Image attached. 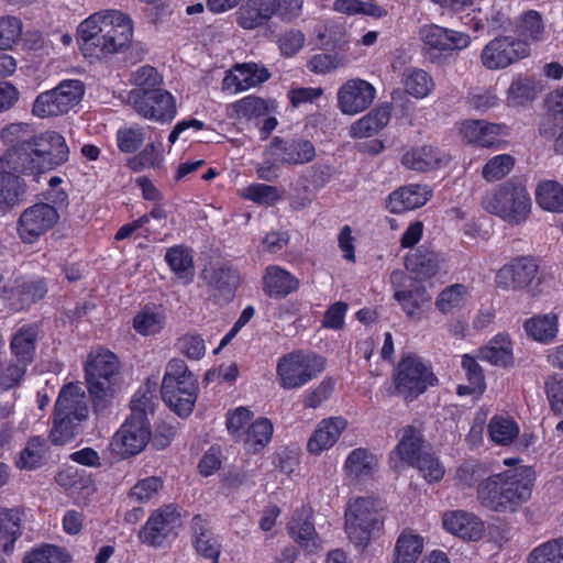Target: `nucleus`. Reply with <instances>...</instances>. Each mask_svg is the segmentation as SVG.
<instances>
[{
  "instance_id": "ea45409f",
  "label": "nucleus",
  "mask_w": 563,
  "mask_h": 563,
  "mask_svg": "<svg viewBox=\"0 0 563 563\" xmlns=\"http://www.w3.org/2000/svg\"><path fill=\"white\" fill-rule=\"evenodd\" d=\"M423 538L411 530H404L395 544L394 563H416L423 550Z\"/></svg>"
},
{
  "instance_id": "a19ab883",
  "label": "nucleus",
  "mask_w": 563,
  "mask_h": 563,
  "mask_svg": "<svg viewBox=\"0 0 563 563\" xmlns=\"http://www.w3.org/2000/svg\"><path fill=\"white\" fill-rule=\"evenodd\" d=\"M191 527L196 536L195 547L199 554L211 559L212 563H218L220 554V544L212 532L205 527V521L200 516L192 519Z\"/></svg>"
},
{
  "instance_id": "1a4fd4ad",
  "label": "nucleus",
  "mask_w": 563,
  "mask_h": 563,
  "mask_svg": "<svg viewBox=\"0 0 563 563\" xmlns=\"http://www.w3.org/2000/svg\"><path fill=\"white\" fill-rule=\"evenodd\" d=\"M85 85L77 79L63 80L57 87L40 93L32 108L38 118L57 117L69 112L82 99Z\"/></svg>"
},
{
  "instance_id": "9b49d317",
  "label": "nucleus",
  "mask_w": 563,
  "mask_h": 563,
  "mask_svg": "<svg viewBox=\"0 0 563 563\" xmlns=\"http://www.w3.org/2000/svg\"><path fill=\"white\" fill-rule=\"evenodd\" d=\"M435 382L434 374L416 355L404 356L397 366L395 387L397 393L406 399L418 397Z\"/></svg>"
},
{
  "instance_id": "4468645a",
  "label": "nucleus",
  "mask_w": 563,
  "mask_h": 563,
  "mask_svg": "<svg viewBox=\"0 0 563 563\" xmlns=\"http://www.w3.org/2000/svg\"><path fill=\"white\" fill-rule=\"evenodd\" d=\"M375 96L376 90L368 81L360 78L350 79L338 90V108L343 114L354 115L366 110Z\"/></svg>"
},
{
  "instance_id": "f8f14e48",
  "label": "nucleus",
  "mask_w": 563,
  "mask_h": 563,
  "mask_svg": "<svg viewBox=\"0 0 563 563\" xmlns=\"http://www.w3.org/2000/svg\"><path fill=\"white\" fill-rule=\"evenodd\" d=\"M530 53L526 41L512 36H499L488 42L481 54V59L487 69L506 68L527 57Z\"/></svg>"
},
{
  "instance_id": "864d4df0",
  "label": "nucleus",
  "mask_w": 563,
  "mask_h": 563,
  "mask_svg": "<svg viewBox=\"0 0 563 563\" xmlns=\"http://www.w3.org/2000/svg\"><path fill=\"white\" fill-rule=\"evenodd\" d=\"M155 399L154 389L148 384L141 387L131 400V416L129 418L147 421V415L154 412Z\"/></svg>"
},
{
  "instance_id": "de8ad7c7",
  "label": "nucleus",
  "mask_w": 563,
  "mask_h": 563,
  "mask_svg": "<svg viewBox=\"0 0 563 563\" xmlns=\"http://www.w3.org/2000/svg\"><path fill=\"white\" fill-rule=\"evenodd\" d=\"M500 474L488 477L482 482L477 489V498L483 506L495 511H503Z\"/></svg>"
},
{
  "instance_id": "09e8293b",
  "label": "nucleus",
  "mask_w": 563,
  "mask_h": 563,
  "mask_svg": "<svg viewBox=\"0 0 563 563\" xmlns=\"http://www.w3.org/2000/svg\"><path fill=\"white\" fill-rule=\"evenodd\" d=\"M467 298V288L462 284H454L444 288L435 299V306L442 313H450L461 309Z\"/></svg>"
},
{
  "instance_id": "37998d69",
  "label": "nucleus",
  "mask_w": 563,
  "mask_h": 563,
  "mask_svg": "<svg viewBox=\"0 0 563 563\" xmlns=\"http://www.w3.org/2000/svg\"><path fill=\"white\" fill-rule=\"evenodd\" d=\"M401 82L410 96L421 99L427 97L433 89L432 77L419 68H407L402 73Z\"/></svg>"
},
{
  "instance_id": "bf43d9fd",
  "label": "nucleus",
  "mask_w": 563,
  "mask_h": 563,
  "mask_svg": "<svg viewBox=\"0 0 563 563\" xmlns=\"http://www.w3.org/2000/svg\"><path fill=\"white\" fill-rule=\"evenodd\" d=\"M23 563H71V558L64 549L48 544L26 554Z\"/></svg>"
},
{
  "instance_id": "4d7b16f0",
  "label": "nucleus",
  "mask_w": 563,
  "mask_h": 563,
  "mask_svg": "<svg viewBox=\"0 0 563 563\" xmlns=\"http://www.w3.org/2000/svg\"><path fill=\"white\" fill-rule=\"evenodd\" d=\"M165 324V316L162 312L144 309L133 320L134 329L142 335L158 333Z\"/></svg>"
},
{
  "instance_id": "69168bd1",
  "label": "nucleus",
  "mask_w": 563,
  "mask_h": 563,
  "mask_svg": "<svg viewBox=\"0 0 563 563\" xmlns=\"http://www.w3.org/2000/svg\"><path fill=\"white\" fill-rule=\"evenodd\" d=\"M44 452V442L38 438L32 439L21 452L16 465L20 468H35L42 464Z\"/></svg>"
},
{
  "instance_id": "7ed1b4c3",
  "label": "nucleus",
  "mask_w": 563,
  "mask_h": 563,
  "mask_svg": "<svg viewBox=\"0 0 563 563\" xmlns=\"http://www.w3.org/2000/svg\"><path fill=\"white\" fill-rule=\"evenodd\" d=\"M482 207L512 225L523 223L531 212V198L526 186L511 178L487 192Z\"/></svg>"
},
{
  "instance_id": "bb28decb",
  "label": "nucleus",
  "mask_w": 563,
  "mask_h": 563,
  "mask_svg": "<svg viewBox=\"0 0 563 563\" xmlns=\"http://www.w3.org/2000/svg\"><path fill=\"white\" fill-rule=\"evenodd\" d=\"M38 333L37 324H24L10 340L12 354L15 356L16 362L22 363L25 367L34 360Z\"/></svg>"
},
{
  "instance_id": "393cba45",
  "label": "nucleus",
  "mask_w": 563,
  "mask_h": 563,
  "mask_svg": "<svg viewBox=\"0 0 563 563\" xmlns=\"http://www.w3.org/2000/svg\"><path fill=\"white\" fill-rule=\"evenodd\" d=\"M346 428V421L341 417L321 420L307 443L308 452L314 455L329 450Z\"/></svg>"
},
{
  "instance_id": "ddd939ff",
  "label": "nucleus",
  "mask_w": 563,
  "mask_h": 563,
  "mask_svg": "<svg viewBox=\"0 0 563 563\" xmlns=\"http://www.w3.org/2000/svg\"><path fill=\"white\" fill-rule=\"evenodd\" d=\"M57 210L48 203H35L26 208L18 220V234L24 243H34L58 221Z\"/></svg>"
},
{
  "instance_id": "cd10ccee",
  "label": "nucleus",
  "mask_w": 563,
  "mask_h": 563,
  "mask_svg": "<svg viewBox=\"0 0 563 563\" xmlns=\"http://www.w3.org/2000/svg\"><path fill=\"white\" fill-rule=\"evenodd\" d=\"M501 125L489 123L484 120L465 121L462 124L461 133L468 143L483 147L495 146L501 133Z\"/></svg>"
},
{
  "instance_id": "a878e982",
  "label": "nucleus",
  "mask_w": 563,
  "mask_h": 563,
  "mask_svg": "<svg viewBox=\"0 0 563 563\" xmlns=\"http://www.w3.org/2000/svg\"><path fill=\"white\" fill-rule=\"evenodd\" d=\"M431 191L426 186L409 185L393 191L387 200L391 213H402L422 207L430 199Z\"/></svg>"
},
{
  "instance_id": "9d476101",
  "label": "nucleus",
  "mask_w": 563,
  "mask_h": 563,
  "mask_svg": "<svg viewBox=\"0 0 563 563\" xmlns=\"http://www.w3.org/2000/svg\"><path fill=\"white\" fill-rule=\"evenodd\" d=\"M128 103L134 111L147 120L170 122L177 112L175 98L164 89H133L128 95Z\"/></svg>"
},
{
  "instance_id": "c85d7f7f",
  "label": "nucleus",
  "mask_w": 563,
  "mask_h": 563,
  "mask_svg": "<svg viewBox=\"0 0 563 563\" xmlns=\"http://www.w3.org/2000/svg\"><path fill=\"white\" fill-rule=\"evenodd\" d=\"M390 120L388 106H378L355 121L350 128L352 137H371L382 131Z\"/></svg>"
},
{
  "instance_id": "774afa93",
  "label": "nucleus",
  "mask_w": 563,
  "mask_h": 563,
  "mask_svg": "<svg viewBox=\"0 0 563 563\" xmlns=\"http://www.w3.org/2000/svg\"><path fill=\"white\" fill-rule=\"evenodd\" d=\"M163 487V481L156 476H150L139 481L130 490L129 497L135 501L150 500Z\"/></svg>"
},
{
  "instance_id": "c9c22d12",
  "label": "nucleus",
  "mask_w": 563,
  "mask_h": 563,
  "mask_svg": "<svg viewBox=\"0 0 563 563\" xmlns=\"http://www.w3.org/2000/svg\"><path fill=\"white\" fill-rule=\"evenodd\" d=\"M22 512L18 508H0V548L4 553L13 550L21 536Z\"/></svg>"
},
{
  "instance_id": "0e129e2a",
  "label": "nucleus",
  "mask_w": 563,
  "mask_h": 563,
  "mask_svg": "<svg viewBox=\"0 0 563 563\" xmlns=\"http://www.w3.org/2000/svg\"><path fill=\"white\" fill-rule=\"evenodd\" d=\"M22 34L20 19L5 15L0 18V49H8L19 41Z\"/></svg>"
},
{
  "instance_id": "4c0bfd02",
  "label": "nucleus",
  "mask_w": 563,
  "mask_h": 563,
  "mask_svg": "<svg viewBox=\"0 0 563 563\" xmlns=\"http://www.w3.org/2000/svg\"><path fill=\"white\" fill-rule=\"evenodd\" d=\"M526 333L541 343L552 342L558 334V316L555 313L538 314L523 324Z\"/></svg>"
},
{
  "instance_id": "2eb2a0df",
  "label": "nucleus",
  "mask_w": 563,
  "mask_h": 563,
  "mask_svg": "<svg viewBox=\"0 0 563 563\" xmlns=\"http://www.w3.org/2000/svg\"><path fill=\"white\" fill-rule=\"evenodd\" d=\"M503 511L515 510L518 505L528 499L532 486L531 472L527 467L508 470L500 474Z\"/></svg>"
},
{
  "instance_id": "e2e57ef3",
  "label": "nucleus",
  "mask_w": 563,
  "mask_h": 563,
  "mask_svg": "<svg viewBox=\"0 0 563 563\" xmlns=\"http://www.w3.org/2000/svg\"><path fill=\"white\" fill-rule=\"evenodd\" d=\"M162 161V152L154 143H150L139 154L128 159V167L134 172H140L144 168L157 167Z\"/></svg>"
},
{
  "instance_id": "79ce46f5",
  "label": "nucleus",
  "mask_w": 563,
  "mask_h": 563,
  "mask_svg": "<svg viewBox=\"0 0 563 563\" xmlns=\"http://www.w3.org/2000/svg\"><path fill=\"white\" fill-rule=\"evenodd\" d=\"M273 430V424L268 419L260 418L247 427L240 440L244 442L249 452L256 453L268 444Z\"/></svg>"
},
{
  "instance_id": "58836bf2",
  "label": "nucleus",
  "mask_w": 563,
  "mask_h": 563,
  "mask_svg": "<svg viewBox=\"0 0 563 563\" xmlns=\"http://www.w3.org/2000/svg\"><path fill=\"white\" fill-rule=\"evenodd\" d=\"M274 109V102L256 96H247L230 106V118L252 120L267 115Z\"/></svg>"
},
{
  "instance_id": "f704fd0d",
  "label": "nucleus",
  "mask_w": 563,
  "mask_h": 563,
  "mask_svg": "<svg viewBox=\"0 0 563 563\" xmlns=\"http://www.w3.org/2000/svg\"><path fill=\"white\" fill-rule=\"evenodd\" d=\"M25 184L18 175L0 170V210L10 211L23 201Z\"/></svg>"
},
{
  "instance_id": "c03bdc74",
  "label": "nucleus",
  "mask_w": 563,
  "mask_h": 563,
  "mask_svg": "<svg viewBox=\"0 0 563 563\" xmlns=\"http://www.w3.org/2000/svg\"><path fill=\"white\" fill-rule=\"evenodd\" d=\"M536 200L543 210L563 212V187L555 180H543L537 187Z\"/></svg>"
},
{
  "instance_id": "c756f323",
  "label": "nucleus",
  "mask_w": 563,
  "mask_h": 563,
  "mask_svg": "<svg viewBox=\"0 0 563 563\" xmlns=\"http://www.w3.org/2000/svg\"><path fill=\"white\" fill-rule=\"evenodd\" d=\"M263 289L269 297H285L295 291L299 282L279 266H268L263 277Z\"/></svg>"
},
{
  "instance_id": "72a5a7b5",
  "label": "nucleus",
  "mask_w": 563,
  "mask_h": 563,
  "mask_svg": "<svg viewBox=\"0 0 563 563\" xmlns=\"http://www.w3.org/2000/svg\"><path fill=\"white\" fill-rule=\"evenodd\" d=\"M443 156L429 145L413 147L407 151L401 157V164L412 170L427 172L441 165Z\"/></svg>"
},
{
  "instance_id": "dca6fc26",
  "label": "nucleus",
  "mask_w": 563,
  "mask_h": 563,
  "mask_svg": "<svg viewBox=\"0 0 563 563\" xmlns=\"http://www.w3.org/2000/svg\"><path fill=\"white\" fill-rule=\"evenodd\" d=\"M178 525H180L179 514L173 505H167L148 518L139 538L142 543L161 547Z\"/></svg>"
},
{
  "instance_id": "e433bc0d",
  "label": "nucleus",
  "mask_w": 563,
  "mask_h": 563,
  "mask_svg": "<svg viewBox=\"0 0 563 563\" xmlns=\"http://www.w3.org/2000/svg\"><path fill=\"white\" fill-rule=\"evenodd\" d=\"M440 256L433 251L419 247L406 257V268L419 278L434 276L440 267Z\"/></svg>"
},
{
  "instance_id": "0eeeda50",
  "label": "nucleus",
  "mask_w": 563,
  "mask_h": 563,
  "mask_svg": "<svg viewBox=\"0 0 563 563\" xmlns=\"http://www.w3.org/2000/svg\"><path fill=\"white\" fill-rule=\"evenodd\" d=\"M400 440L395 453L407 464L416 467L428 482H438L444 475L440 462L428 452L421 429L406 426L399 431Z\"/></svg>"
},
{
  "instance_id": "052dcab7",
  "label": "nucleus",
  "mask_w": 563,
  "mask_h": 563,
  "mask_svg": "<svg viewBox=\"0 0 563 563\" xmlns=\"http://www.w3.org/2000/svg\"><path fill=\"white\" fill-rule=\"evenodd\" d=\"M515 165V158L509 154L492 157L483 167L482 176L487 181H496L506 177Z\"/></svg>"
},
{
  "instance_id": "49530a36",
  "label": "nucleus",
  "mask_w": 563,
  "mask_h": 563,
  "mask_svg": "<svg viewBox=\"0 0 563 563\" xmlns=\"http://www.w3.org/2000/svg\"><path fill=\"white\" fill-rule=\"evenodd\" d=\"M394 297L399 301L409 318L431 301V296L422 285H413L409 290H396Z\"/></svg>"
},
{
  "instance_id": "680f3d73",
  "label": "nucleus",
  "mask_w": 563,
  "mask_h": 563,
  "mask_svg": "<svg viewBox=\"0 0 563 563\" xmlns=\"http://www.w3.org/2000/svg\"><path fill=\"white\" fill-rule=\"evenodd\" d=\"M178 352L189 360L198 361L206 353L205 340L197 333H186L176 341Z\"/></svg>"
},
{
  "instance_id": "603ef678",
  "label": "nucleus",
  "mask_w": 563,
  "mask_h": 563,
  "mask_svg": "<svg viewBox=\"0 0 563 563\" xmlns=\"http://www.w3.org/2000/svg\"><path fill=\"white\" fill-rule=\"evenodd\" d=\"M375 466V456L364 449L353 450L345 461L349 474L357 478L369 475Z\"/></svg>"
},
{
  "instance_id": "aec40b11",
  "label": "nucleus",
  "mask_w": 563,
  "mask_h": 563,
  "mask_svg": "<svg viewBox=\"0 0 563 563\" xmlns=\"http://www.w3.org/2000/svg\"><path fill=\"white\" fill-rule=\"evenodd\" d=\"M419 35L426 47L439 52L464 49L471 43L468 34L437 24L423 25Z\"/></svg>"
},
{
  "instance_id": "f257e3e1",
  "label": "nucleus",
  "mask_w": 563,
  "mask_h": 563,
  "mask_svg": "<svg viewBox=\"0 0 563 563\" xmlns=\"http://www.w3.org/2000/svg\"><path fill=\"white\" fill-rule=\"evenodd\" d=\"M82 51L97 48L100 54L121 53L133 36L132 21L117 10L93 13L78 26Z\"/></svg>"
},
{
  "instance_id": "7c9ffc66",
  "label": "nucleus",
  "mask_w": 563,
  "mask_h": 563,
  "mask_svg": "<svg viewBox=\"0 0 563 563\" xmlns=\"http://www.w3.org/2000/svg\"><path fill=\"white\" fill-rule=\"evenodd\" d=\"M273 16V4L268 0H247L238 11V24L245 30L256 29Z\"/></svg>"
},
{
  "instance_id": "5701e85b",
  "label": "nucleus",
  "mask_w": 563,
  "mask_h": 563,
  "mask_svg": "<svg viewBox=\"0 0 563 563\" xmlns=\"http://www.w3.org/2000/svg\"><path fill=\"white\" fill-rule=\"evenodd\" d=\"M269 77L268 70L256 63L236 64L233 70L224 77L222 87L223 90L239 92L255 87Z\"/></svg>"
},
{
  "instance_id": "13d9d810",
  "label": "nucleus",
  "mask_w": 563,
  "mask_h": 563,
  "mask_svg": "<svg viewBox=\"0 0 563 563\" xmlns=\"http://www.w3.org/2000/svg\"><path fill=\"white\" fill-rule=\"evenodd\" d=\"M165 260L180 278L192 277V257L188 250L181 246L172 247L167 251Z\"/></svg>"
},
{
  "instance_id": "f03ea898",
  "label": "nucleus",
  "mask_w": 563,
  "mask_h": 563,
  "mask_svg": "<svg viewBox=\"0 0 563 563\" xmlns=\"http://www.w3.org/2000/svg\"><path fill=\"white\" fill-rule=\"evenodd\" d=\"M88 413L82 387L74 383L65 385L55 402L51 441L56 445H63L73 440L79 433L80 423L88 418Z\"/></svg>"
},
{
  "instance_id": "b1692460",
  "label": "nucleus",
  "mask_w": 563,
  "mask_h": 563,
  "mask_svg": "<svg viewBox=\"0 0 563 563\" xmlns=\"http://www.w3.org/2000/svg\"><path fill=\"white\" fill-rule=\"evenodd\" d=\"M445 530L464 540H479L484 533V523L472 512L453 510L445 512L442 518Z\"/></svg>"
},
{
  "instance_id": "6e6552de",
  "label": "nucleus",
  "mask_w": 563,
  "mask_h": 563,
  "mask_svg": "<svg viewBox=\"0 0 563 563\" xmlns=\"http://www.w3.org/2000/svg\"><path fill=\"white\" fill-rule=\"evenodd\" d=\"M324 369V360L316 354L292 352L278 360L276 374L284 389L306 385Z\"/></svg>"
},
{
  "instance_id": "f3484780",
  "label": "nucleus",
  "mask_w": 563,
  "mask_h": 563,
  "mask_svg": "<svg viewBox=\"0 0 563 563\" xmlns=\"http://www.w3.org/2000/svg\"><path fill=\"white\" fill-rule=\"evenodd\" d=\"M536 280L538 284V265L530 257L516 258L496 274V285L503 289L529 288Z\"/></svg>"
},
{
  "instance_id": "a18cd8bd",
  "label": "nucleus",
  "mask_w": 563,
  "mask_h": 563,
  "mask_svg": "<svg viewBox=\"0 0 563 563\" xmlns=\"http://www.w3.org/2000/svg\"><path fill=\"white\" fill-rule=\"evenodd\" d=\"M511 343L507 335L499 334L479 351V356L493 365L507 366L512 361Z\"/></svg>"
},
{
  "instance_id": "6e6d98bb",
  "label": "nucleus",
  "mask_w": 563,
  "mask_h": 563,
  "mask_svg": "<svg viewBox=\"0 0 563 563\" xmlns=\"http://www.w3.org/2000/svg\"><path fill=\"white\" fill-rule=\"evenodd\" d=\"M144 141L145 130L137 124L120 128L117 132V144L122 153L136 152Z\"/></svg>"
},
{
  "instance_id": "8fccbe9b",
  "label": "nucleus",
  "mask_w": 563,
  "mask_h": 563,
  "mask_svg": "<svg viewBox=\"0 0 563 563\" xmlns=\"http://www.w3.org/2000/svg\"><path fill=\"white\" fill-rule=\"evenodd\" d=\"M528 563H563V538L547 541L528 555Z\"/></svg>"
},
{
  "instance_id": "2f4dec72",
  "label": "nucleus",
  "mask_w": 563,
  "mask_h": 563,
  "mask_svg": "<svg viewBox=\"0 0 563 563\" xmlns=\"http://www.w3.org/2000/svg\"><path fill=\"white\" fill-rule=\"evenodd\" d=\"M202 278L227 300L232 298L239 283L236 271L227 265L203 269Z\"/></svg>"
},
{
  "instance_id": "4be33fe9",
  "label": "nucleus",
  "mask_w": 563,
  "mask_h": 563,
  "mask_svg": "<svg viewBox=\"0 0 563 563\" xmlns=\"http://www.w3.org/2000/svg\"><path fill=\"white\" fill-rule=\"evenodd\" d=\"M271 155L284 164H306L316 156V148L308 140H283L274 137L269 145Z\"/></svg>"
},
{
  "instance_id": "412c9836",
  "label": "nucleus",
  "mask_w": 563,
  "mask_h": 563,
  "mask_svg": "<svg viewBox=\"0 0 563 563\" xmlns=\"http://www.w3.org/2000/svg\"><path fill=\"white\" fill-rule=\"evenodd\" d=\"M151 439L148 421L128 418L115 434V445L122 455L140 453Z\"/></svg>"
},
{
  "instance_id": "39448f33",
  "label": "nucleus",
  "mask_w": 563,
  "mask_h": 563,
  "mask_svg": "<svg viewBox=\"0 0 563 563\" xmlns=\"http://www.w3.org/2000/svg\"><path fill=\"white\" fill-rule=\"evenodd\" d=\"M86 380L96 411L106 409L113 396L120 363L109 350H98L89 354L86 365Z\"/></svg>"
},
{
  "instance_id": "6ab92c4d",
  "label": "nucleus",
  "mask_w": 563,
  "mask_h": 563,
  "mask_svg": "<svg viewBox=\"0 0 563 563\" xmlns=\"http://www.w3.org/2000/svg\"><path fill=\"white\" fill-rule=\"evenodd\" d=\"M0 170L13 175H34L44 173L31 143H22L11 146L0 157Z\"/></svg>"
},
{
  "instance_id": "473e14b6",
  "label": "nucleus",
  "mask_w": 563,
  "mask_h": 563,
  "mask_svg": "<svg viewBox=\"0 0 563 563\" xmlns=\"http://www.w3.org/2000/svg\"><path fill=\"white\" fill-rule=\"evenodd\" d=\"M311 510L302 508L297 511L288 523L290 537L302 548L312 551L317 548V534L310 520Z\"/></svg>"
},
{
  "instance_id": "3c124183",
  "label": "nucleus",
  "mask_w": 563,
  "mask_h": 563,
  "mask_svg": "<svg viewBox=\"0 0 563 563\" xmlns=\"http://www.w3.org/2000/svg\"><path fill=\"white\" fill-rule=\"evenodd\" d=\"M488 432L495 443L507 445L517 438L519 428L512 419L496 416L489 421Z\"/></svg>"
},
{
  "instance_id": "423d86ee",
  "label": "nucleus",
  "mask_w": 563,
  "mask_h": 563,
  "mask_svg": "<svg viewBox=\"0 0 563 563\" xmlns=\"http://www.w3.org/2000/svg\"><path fill=\"white\" fill-rule=\"evenodd\" d=\"M345 531L355 545L365 548L384 526L379 500L368 497L350 499L345 509Z\"/></svg>"
},
{
  "instance_id": "20e7f679",
  "label": "nucleus",
  "mask_w": 563,
  "mask_h": 563,
  "mask_svg": "<svg viewBox=\"0 0 563 563\" xmlns=\"http://www.w3.org/2000/svg\"><path fill=\"white\" fill-rule=\"evenodd\" d=\"M161 393L165 404L178 416L188 417L192 412L198 383L184 360L172 358L167 363Z\"/></svg>"
},
{
  "instance_id": "338daca9",
  "label": "nucleus",
  "mask_w": 563,
  "mask_h": 563,
  "mask_svg": "<svg viewBox=\"0 0 563 563\" xmlns=\"http://www.w3.org/2000/svg\"><path fill=\"white\" fill-rule=\"evenodd\" d=\"M245 197L256 203L272 206L282 198V194L277 187L255 184L245 189Z\"/></svg>"
},
{
  "instance_id": "5fc2aeb1",
  "label": "nucleus",
  "mask_w": 563,
  "mask_h": 563,
  "mask_svg": "<svg viewBox=\"0 0 563 563\" xmlns=\"http://www.w3.org/2000/svg\"><path fill=\"white\" fill-rule=\"evenodd\" d=\"M333 9L336 12L347 15L364 14L376 19H380L387 14V11L382 7L361 0H335Z\"/></svg>"
},
{
  "instance_id": "a211bd4d",
  "label": "nucleus",
  "mask_w": 563,
  "mask_h": 563,
  "mask_svg": "<svg viewBox=\"0 0 563 563\" xmlns=\"http://www.w3.org/2000/svg\"><path fill=\"white\" fill-rule=\"evenodd\" d=\"M32 145L44 173L68 159L69 150L65 139L55 131H46L36 136Z\"/></svg>"
}]
</instances>
